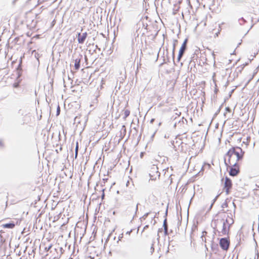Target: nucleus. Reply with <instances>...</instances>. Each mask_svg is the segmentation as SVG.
Here are the masks:
<instances>
[{
  "mask_svg": "<svg viewBox=\"0 0 259 259\" xmlns=\"http://www.w3.org/2000/svg\"><path fill=\"white\" fill-rule=\"evenodd\" d=\"M163 60H164V63H166L167 62H169V59L168 58H167L166 60H165V59H164Z\"/></svg>",
  "mask_w": 259,
  "mask_h": 259,
  "instance_id": "36",
  "label": "nucleus"
},
{
  "mask_svg": "<svg viewBox=\"0 0 259 259\" xmlns=\"http://www.w3.org/2000/svg\"><path fill=\"white\" fill-rule=\"evenodd\" d=\"M169 138V134H165L164 135V138L168 139Z\"/></svg>",
  "mask_w": 259,
  "mask_h": 259,
  "instance_id": "38",
  "label": "nucleus"
},
{
  "mask_svg": "<svg viewBox=\"0 0 259 259\" xmlns=\"http://www.w3.org/2000/svg\"><path fill=\"white\" fill-rule=\"evenodd\" d=\"M154 120H155V119H154V118L151 119L150 120V123H153Z\"/></svg>",
  "mask_w": 259,
  "mask_h": 259,
  "instance_id": "43",
  "label": "nucleus"
},
{
  "mask_svg": "<svg viewBox=\"0 0 259 259\" xmlns=\"http://www.w3.org/2000/svg\"><path fill=\"white\" fill-rule=\"evenodd\" d=\"M187 1L188 2V3H189V4H190V0H187Z\"/></svg>",
  "mask_w": 259,
  "mask_h": 259,
  "instance_id": "48",
  "label": "nucleus"
},
{
  "mask_svg": "<svg viewBox=\"0 0 259 259\" xmlns=\"http://www.w3.org/2000/svg\"><path fill=\"white\" fill-rule=\"evenodd\" d=\"M218 196L219 195H217L212 200V203H211L210 206V208H209V209H210L213 205V204H214V203L215 202V201L217 200V199H218Z\"/></svg>",
  "mask_w": 259,
  "mask_h": 259,
  "instance_id": "23",
  "label": "nucleus"
},
{
  "mask_svg": "<svg viewBox=\"0 0 259 259\" xmlns=\"http://www.w3.org/2000/svg\"><path fill=\"white\" fill-rule=\"evenodd\" d=\"M172 241H169V244H168V249L167 250V252H168L169 251V246H170V242H171Z\"/></svg>",
  "mask_w": 259,
  "mask_h": 259,
  "instance_id": "42",
  "label": "nucleus"
},
{
  "mask_svg": "<svg viewBox=\"0 0 259 259\" xmlns=\"http://www.w3.org/2000/svg\"><path fill=\"white\" fill-rule=\"evenodd\" d=\"M213 5H215V4H214V0H213Z\"/></svg>",
  "mask_w": 259,
  "mask_h": 259,
  "instance_id": "50",
  "label": "nucleus"
},
{
  "mask_svg": "<svg viewBox=\"0 0 259 259\" xmlns=\"http://www.w3.org/2000/svg\"><path fill=\"white\" fill-rule=\"evenodd\" d=\"M248 64V63H246L245 64H243L242 65H241L239 67H238L236 69V72L238 73H241L242 70L243 69L244 66L245 65H247V64Z\"/></svg>",
  "mask_w": 259,
  "mask_h": 259,
  "instance_id": "15",
  "label": "nucleus"
},
{
  "mask_svg": "<svg viewBox=\"0 0 259 259\" xmlns=\"http://www.w3.org/2000/svg\"><path fill=\"white\" fill-rule=\"evenodd\" d=\"M19 82H15L13 84V86L15 88H18L19 87Z\"/></svg>",
  "mask_w": 259,
  "mask_h": 259,
  "instance_id": "27",
  "label": "nucleus"
},
{
  "mask_svg": "<svg viewBox=\"0 0 259 259\" xmlns=\"http://www.w3.org/2000/svg\"><path fill=\"white\" fill-rule=\"evenodd\" d=\"M162 229H159L158 230V233L160 232H162Z\"/></svg>",
  "mask_w": 259,
  "mask_h": 259,
  "instance_id": "46",
  "label": "nucleus"
},
{
  "mask_svg": "<svg viewBox=\"0 0 259 259\" xmlns=\"http://www.w3.org/2000/svg\"><path fill=\"white\" fill-rule=\"evenodd\" d=\"M222 211H223V212L225 213V211H224V209H222Z\"/></svg>",
  "mask_w": 259,
  "mask_h": 259,
  "instance_id": "51",
  "label": "nucleus"
},
{
  "mask_svg": "<svg viewBox=\"0 0 259 259\" xmlns=\"http://www.w3.org/2000/svg\"><path fill=\"white\" fill-rule=\"evenodd\" d=\"M167 208L166 209V211H165V216L167 215Z\"/></svg>",
  "mask_w": 259,
  "mask_h": 259,
  "instance_id": "45",
  "label": "nucleus"
},
{
  "mask_svg": "<svg viewBox=\"0 0 259 259\" xmlns=\"http://www.w3.org/2000/svg\"><path fill=\"white\" fill-rule=\"evenodd\" d=\"M230 240L229 238H222L220 239L219 244L224 250H228L230 246Z\"/></svg>",
  "mask_w": 259,
  "mask_h": 259,
  "instance_id": "6",
  "label": "nucleus"
},
{
  "mask_svg": "<svg viewBox=\"0 0 259 259\" xmlns=\"http://www.w3.org/2000/svg\"><path fill=\"white\" fill-rule=\"evenodd\" d=\"M181 122H182L183 123H187V120L186 119H185L184 117H183L182 118V120H179V122H178V123H180Z\"/></svg>",
  "mask_w": 259,
  "mask_h": 259,
  "instance_id": "22",
  "label": "nucleus"
},
{
  "mask_svg": "<svg viewBox=\"0 0 259 259\" xmlns=\"http://www.w3.org/2000/svg\"><path fill=\"white\" fill-rule=\"evenodd\" d=\"M230 215L231 216H229V215H226L224 213L222 215L223 218L224 219V221L227 224L229 227H230L234 223V220L232 218V214L230 213Z\"/></svg>",
  "mask_w": 259,
  "mask_h": 259,
  "instance_id": "10",
  "label": "nucleus"
},
{
  "mask_svg": "<svg viewBox=\"0 0 259 259\" xmlns=\"http://www.w3.org/2000/svg\"><path fill=\"white\" fill-rule=\"evenodd\" d=\"M52 247V245H50L48 247H46V250L49 251Z\"/></svg>",
  "mask_w": 259,
  "mask_h": 259,
  "instance_id": "35",
  "label": "nucleus"
},
{
  "mask_svg": "<svg viewBox=\"0 0 259 259\" xmlns=\"http://www.w3.org/2000/svg\"><path fill=\"white\" fill-rule=\"evenodd\" d=\"M88 36L87 32H84L82 34L78 32L77 34V41L80 44H83L85 40L86 39Z\"/></svg>",
  "mask_w": 259,
  "mask_h": 259,
  "instance_id": "11",
  "label": "nucleus"
},
{
  "mask_svg": "<svg viewBox=\"0 0 259 259\" xmlns=\"http://www.w3.org/2000/svg\"><path fill=\"white\" fill-rule=\"evenodd\" d=\"M187 42H188V39L186 38L184 40V42H183V44H182V46H181V48H180V49L179 50L178 56V58H177V60H178V62H179L181 60L182 57L184 55V54L185 51L187 49Z\"/></svg>",
  "mask_w": 259,
  "mask_h": 259,
  "instance_id": "7",
  "label": "nucleus"
},
{
  "mask_svg": "<svg viewBox=\"0 0 259 259\" xmlns=\"http://www.w3.org/2000/svg\"><path fill=\"white\" fill-rule=\"evenodd\" d=\"M157 236H158L157 240H159V238H160V236H159V234H158H158H157Z\"/></svg>",
  "mask_w": 259,
  "mask_h": 259,
  "instance_id": "47",
  "label": "nucleus"
},
{
  "mask_svg": "<svg viewBox=\"0 0 259 259\" xmlns=\"http://www.w3.org/2000/svg\"><path fill=\"white\" fill-rule=\"evenodd\" d=\"M131 232H132V230H131V231H127V232H126V234H128V235H130V234H131Z\"/></svg>",
  "mask_w": 259,
  "mask_h": 259,
  "instance_id": "44",
  "label": "nucleus"
},
{
  "mask_svg": "<svg viewBox=\"0 0 259 259\" xmlns=\"http://www.w3.org/2000/svg\"><path fill=\"white\" fill-rule=\"evenodd\" d=\"M230 229V227H229V226L227 225V224L224 220L221 231H219L218 236H221L228 234Z\"/></svg>",
  "mask_w": 259,
  "mask_h": 259,
  "instance_id": "9",
  "label": "nucleus"
},
{
  "mask_svg": "<svg viewBox=\"0 0 259 259\" xmlns=\"http://www.w3.org/2000/svg\"><path fill=\"white\" fill-rule=\"evenodd\" d=\"M10 113L12 118H17L19 116H26L25 110L16 106H12L10 110Z\"/></svg>",
  "mask_w": 259,
  "mask_h": 259,
  "instance_id": "3",
  "label": "nucleus"
},
{
  "mask_svg": "<svg viewBox=\"0 0 259 259\" xmlns=\"http://www.w3.org/2000/svg\"><path fill=\"white\" fill-rule=\"evenodd\" d=\"M60 108L59 105H58L57 109V112H56V115L58 116L60 114Z\"/></svg>",
  "mask_w": 259,
  "mask_h": 259,
  "instance_id": "26",
  "label": "nucleus"
},
{
  "mask_svg": "<svg viewBox=\"0 0 259 259\" xmlns=\"http://www.w3.org/2000/svg\"><path fill=\"white\" fill-rule=\"evenodd\" d=\"M224 219L222 216L219 215L218 218L212 220L211 223V226L212 227L214 232H217L219 234V231H221L222 228V224Z\"/></svg>",
  "mask_w": 259,
  "mask_h": 259,
  "instance_id": "4",
  "label": "nucleus"
},
{
  "mask_svg": "<svg viewBox=\"0 0 259 259\" xmlns=\"http://www.w3.org/2000/svg\"><path fill=\"white\" fill-rule=\"evenodd\" d=\"M211 249L212 250V251L215 253H217V252L219 250V247H218V244H216V243H214L213 242H212L211 243Z\"/></svg>",
  "mask_w": 259,
  "mask_h": 259,
  "instance_id": "14",
  "label": "nucleus"
},
{
  "mask_svg": "<svg viewBox=\"0 0 259 259\" xmlns=\"http://www.w3.org/2000/svg\"><path fill=\"white\" fill-rule=\"evenodd\" d=\"M150 251L152 253L154 251V243H152L150 248Z\"/></svg>",
  "mask_w": 259,
  "mask_h": 259,
  "instance_id": "29",
  "label": "nucleus"
},
{
  "mask_svg": "<svg viewBox=\"0 0 259 259\" xmlns=\"http://www.w3.org/2000/svg\"><path fill=\"white\" fill-rule=\"evenodd\" d=\"M130 114V111L128 110H125L124 112V117L123 118L125 119L127 118Z\"/></svg>",
  "mask_w": 259,
  "mask_h": 259,
  "instance_id": "20",
  "label": "nucleus"
},
{
  "mask_svg": "<svg viewBox=\"0 0 259 259\" xmlns=\"http://www.w3.org/2000/svg\"><path fill=\"white\" fill-rule=\"evenodd\" d=\"M164 233L165 236L168 235V229H164Z\"/></svg>",
  "mask_w": 259,
  "mask_h": 259,
  "instance_id": "30",
  "label": "nucleus"
},
{
  "mask_svg": "<svg viewBox=\"0 0 259 259\" xmlns=\"http://www.w3.org/2000/svg\"><path fill=\"white\" fill-rule=\"evenodd\" d=\"M228 206V204L227 202H224L223 203V204L222 205V207L223 208H224V207H226Z\"/></svg>",
  "mask_w": 259,
  "mask_h": 259,
  "instance_id": "31",
  "label": "nucleus"
},
{
  "mask_svg": "<svg viewBox=\"0 0 259 259\" xmlns=\"http://www.w3.org/2000/svg\"><path fill=\"white\" fill-rule=\"evenodd\" d=\"M78 151V142H77L76 143V146H75V158H76L77 157Z\"/></svg>",
  "mask_w": 259,
  "mask_h": 259,
  "instance_id": "19",
  "label": "nucleus"
},
{
  "mask_svg": "<svg viewBox=\"0 0 259 259\" xmlns=\"http://www.w3.org/2000/svg\"><path fill=\"white\" fill-rule=\"evenodd\" d=\"M150 180L152 181H155L157 178L159 179L160 176V173L158 171V167L155 165H152L149 174Z\"/></svg>",
  "mask_w": 259,
  "mask_h": 259,
  "instance_id": "5",
  "label": "nucleus"
},
{
  "mask_svg": "<svg viewBox=\"0 0 259 259\" xmlns=\"http://www.w3.org/2000/svg\"><path fill=\"white\" fill-rule=\"evenodd\" d=\"M139 205V203H138L136 205V212H135V213H137L138 210V205Z\"/></svg>",
  "mask_w": 259,
  "mask_h": 259,
  "instance_id": "39",
  "label": "nucleus"
},
{
  "mask_svg": "<svg viewBox=\"0 0 259 259\" xmlns=\"http://www.w3.org/2000/svg\"><path fill=\"white\" fill-rule=\"evenodd\" d=\"M232 187V183L231 180L228 177H226L224 189H225L227 195H228L230 193V190Z\"/></svg>",
  "mask_w": 259,
  "mask_h": 259,
  "instance_id": "8",
  "label": "nucleus"
},
{
  "mask_svg": "<svg viewBox=\"0 0 259 259\" xmlns=\"http://www.w3.org/2000/svg\"><path fill=\"white\" fill-rule=\"evenodd\" d=\"M226 110L228 112H231V109H230V107H227L226 108Z\"/></svg>",
  "mask_w": 259,
  "mask_h": 259,
  "instance_id": "32",
  "label": "nucleus"
},
{
  "mask_svg": "<svg viewBox=\"0 0 259 259\" xmlns=\"http://www.w3.org/2000/svg\"><path fill=\"white\" fill-rule=\"evenodd\" d=\"M4 146V144L2 140H0V147H3Z\"/></svg>",
  "mask_w": 259,
  "mask_h": 259,
  "instance_id": "34",
  "label": "nucleus"
},
{
  "mask_svg": "<svg viewBox=\"0 0 259 259\" xmlns=\"http://www.w3.org/2000/svg\"><path fill=\"white\" fill-rule=\"evenodd\" d=\"M218 196L219 195H217L212 200V203H211L210 206V208H209V209H210L213 205V204H214V203L215 202V201L217 200V199H218Z\"/></svg>",
  "mask_w": 259,
  "mask_h": 259,
  "instance_id": "24",
  "label": "nucleus"
},
{
  "mask_svg": "<svg viewBox=\"0 0 259 259\" xmlns=\"http://www.w3.org/2000/svg\"><path fill=\"white\" fill-rule=\"evenodd\" d=\"M163 227L164 229H168V225L167 223V219L165 218L163 221Z\"/></svg>",
  "mask_w": 259,
  "mask_h": 259,
  "instance_id": "21",
  "label": "nucleus"
},
{
  "mask_svg": "<svg viewBox=\"0 0 259 259\" xmlns=\"http://www.w3.org/2000/svg\"><path fill=\"white\" fill-rule=\"evenodd\" d=\"M32 54H34L35 58L37 59L38 64H39V58L40 57V54L36 52L35 50L32 51Z\"/></svg>",
  "mask_w": 259,
  "mask_h": 259,
  "instance_id": "16",
  "label": "nucleus"
},
{
  "mask_svg": "<svg viewBox=\"0 0 259 259\" xmlns=\"http://www.w3.org/2000/svg\"><path fill=\"white\" fill-rule=\"evenodd\" d=\"M176 124H177V122H176V123H175V124H174V127H176Z\"/></svg>",
  "mask_w": 259,
  "mask_h": 259,
  "instance_id": "49",
  "label": "nucleus"
},
{
  "mask_svg": "<svg viewBox=\"0 0 259 259\" xmlns=\"http://www.w3.org/2000/svg\"><path fill=\"white\" fill-rule=\"evenodd\" d=\"M238 22L241 25H244L246 22H247L246 20L243 17L239 19Z\"/></svg>",
  "mask_w": 259,
  "mask_h": 259,
  "instance_id": "18",
  "label": "nucleus"
},
{
  "mask_svg": "<svg viewBox=\"0 0 259 259\" xmlns=\"http://www.w3.org/2000/svg\"><path fill=\"white\" fill-rule=\"evenodd\" d=\"M2 226L4 228L12 229L15 226V224L14 222H11L9 223L3 224Z\"/></svg>",
  "mask_w": 259,
  "mask_h": 259,
  "instance_id": "13",
  "label": "nucleus"
},
{
  "mask_svg": "<svg viewBox=\"0 0 259 259\" xmlns=\"http://www.w3.org/2000/svg\"><path fill=\"white\" fill-rule=\"evenodd\" d=\"M82 59V56L80 54L78 55L75 57L74 59V68L75 70H77L80 68V62L81 59Z\"/></svg>",
  "mask_w": 259,
  "mask_h": 259,
  "instance_id": "12",
  "label": "nucleus"
},
{
  "mask_svg": "<svg viewBox=\"0 0 259 259\" xmlns=\"http://www.w3.org/2000/svg\"><path fill=\"white\" fill-rule=\"evenodd\" d=\"M224 162L227 166V169H230L229 170V175L232 177L237 176L239 172V166L237 161H231V164H228V160L225 157Z\"/></svg>",
  "mask_w": 259,
  "mask_h": 259,
  "instance_id": "2",
  "label": "nucleus"
},
{
  "mask_svg": "<svg viewBox=\"0 0 259 259\" xmlns=\"http://www.w3.org/2000/svg\"><path fill=\"white\" fill-rule=\"evenodd\" d=\"M123 237V234H121L118 237V240H121Z\"/></svg>",
  "mask_w": 259,
  "mask_h": 259,
  "instance_id": "40",
  "label": "nucleus"
},
{
  "mask_svg": "<svg viewBox=\"0 0 259 259\" xmlns=\"http://www.w3.org/2000/svg\"><path fill=\"white\" fill-rule=\"evenodd\" d=\"M178 42V40H174V43H173V49H172V59H173V61H174V57H175V48H176V43Z\"/></svg>",
  "mask_w": 259,
  "mask_h": 259,
  "instance_id": "17",
  "label": "nucleus"
},
{
  "mask_svg": "<svg viewBox=\"0 0 259 259\" xmlns=\"http://www.w3.org/2000/svg\"><path fill=\"white\" fill-rule=\"evenodd\" d=\"M255 56V54H254V56H251L250 58H249V61L250 62L251 60L253 59V58Z\"/></svg>",
  "mask_w": 259,
  "mask_h": 259,
  "instance_id": "33",
  "label": "nucleus"
},
{
  "mask_svg": "<svg viewBox=\"0 0 259 259\" xmlns=\"http://www.w3.org/2000/svg\"><path fill=\"white\" fill-rule=\"evenodd\" d=\"M222 106H223V104L221 105L220 106V107H219V108L218 109V110H217V111L215 112L214 115H218L220 113Z\"/></svg>",
  "mask_w": 259,
  "mask_h": 259,
  "instance_id": "28",
  "label": "nucleus"
},
{
  "mask_svg": "<svg viewBox=\"0 0 259 259\" xmlns=\"http://www.w3.org/2000/svg\"><path fill=\"white\" fill-rule=\"evenodd\" d=\"M149 228V225H146V226L144 227V228H143V229L142 232L144 231V230H145V229H147V228Z\"/></svg>",
  "mask_w": 259,
  "mask_h": 259,
  "instance_id": "37",
  "label": "nucleus"
},
{
  "mask_svg": "<svg viewBox=\"0 0 259 259\" xmlns=\"http://www.w3.org/2000/svg\"><path fill=\"white\" fill-rule=\"evenodd\" d=\"M245 152L241 148L238 146L232 147L230 148L227 153L225 155L224 158H228L227 163L231 164V161H234L232 158L233 155L236 156V160L235 161L241 160L243 159Z\"/></svg>",
  "mask_w": 259,
  "mask_h": 259,
  "instance_id": "1",
  "label": "nucleus"
},
{
  "mask_svg": "<svg viewBox=\"0 0 259 259\" xmlns=\"http://www.w3.org/2000/svg\"><path fill=\"white\" fill-rule=\"evenodd\" d=\"M150 213V212H147V213H146L142 217H141L140 218V219L142 220V219L143 220H145L147 217H148V215H149V214Z\"/></svg>",
  "mask_w": 259,
  "mask_h": 259,
  "instance_id": "25",
  "label": "nucleus"
},
{
  "mask_svg": "<svg viewBox=\"0 0 259 259\" xmlns=\"http://www.w3.org/2000/svg\"><path fill=\"white\" fill-rule=\"evenodd\" d=\"M103 192L102 195L101 196L102 199H103L104 198V197H105V194H104V190H103Z\"/></svg>",
  "mask_w": 259,
  "mask_h": 259,
  "instance_id": "41",
  "label": "nucleus"
}]
</instances>
